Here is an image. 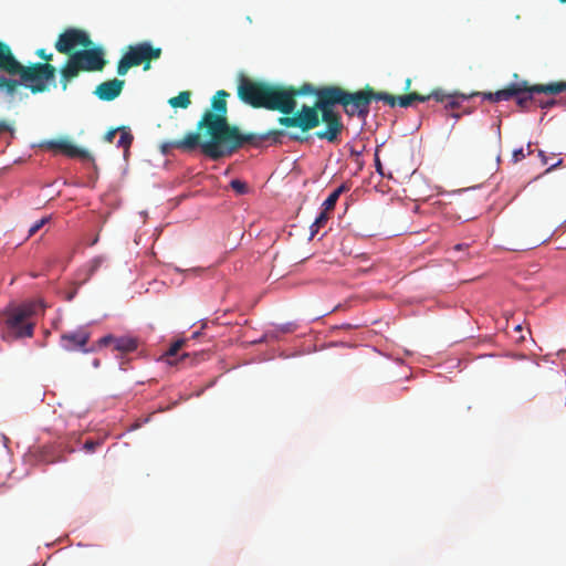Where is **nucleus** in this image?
Listing matches in <instances>:
<instances>
[{"instance_id": "obj_27", "label": "nucleus", "mask_w": 566, "mask_h": 566, "mask_svg": "<svg viewBox=\"0 0 566 566\" xmlns=\"http://www.w3.org/2000/svg\"><path fill=\"white\" fill-rule=\"evenodd\" d=\"M105 262V258L102 256V255H98V256H95L94 259H92L90 261V263L87 264V271H88V275H93L101 266L102 264Z\"/></svg>"}, {"instance_id": "obj_35", "label": "nucleus", "mask_w": 566, "mask_h": 566, "mask_svg": "<svg viewBox=\"0 0 566 566\" xmlns=\"http://www.w3.org/2000/svg\"><path fill=\"white\" fill-rule=\"evenodd\" d=\"M117 132H118V128L108 130L104 136V140L107 143H113Z\"/></svg>"}, {"instance_id": "obj_41", "label": "nucleus", "mask_w": 566, "mask_h": 566, "mask_svg": "<svg viewBox=\"0 0 566 566\" xmlns=\"http://www.w3.org/2000/svg\"><path fill=\"white\" fill-rule=\"evenodd\" d=\"M188 358H189L188 354H182V355L180 356L179 360L185 361V360H186V359H188Z\"/></svg>"}, {"instance_id": "obj_25", "label": "nucleus", "mask_w": 566, "mask_h": 566, "mask_svg": "<svg viewBox=\"0 0 566 566\" xmlns=\"http://www.w3.org/2000/svg\"><path fill=\"white\" fill-rule=\"evenodd\" d=\"M329 219L328 212L322 210L321 213L316 217L315 221L311 226L312 235L318 232V230L324 227Z\"/></svg>"}, {"instance_id": "obj_21", "label": "nucleus", "mask_w": 566, "mask_h": 566, "mask_svg": "<svg viewBox=\"0 0 566 566\" xmlns=\"http://www.w3.org/2000/svg\"><path fill=\"white\" fill-rule=\"evenodd\" d=\"M22 85L21 78L14 80L0 75V90L12 95Z\"/></svg>"}, {"instance_id": "obj_40", "label": "nucleus", "mask_w": 566, "mask_h": 566, "mask_svg": "<svg viewBox=\"0 0 566 566\" xmlns=\"http://www.w3.org/2000/svg\"><path fill=\"white\" fill-rule=\"evenodd\" d=\"M538 156L542 158V163L544 165L547 164V157L545 156V153L543 150H538Z\"/></svg>"}, {"instance_id": "obj_29", "label": "nucleus", "mask_w": 566, "mask_h": 566, "mask_svg": "<svg viewBox=\"0 0 566 566\" xmlns=\"http://www.w3.org/2000/svg\"><path fill=\"white\" fill-rule=\"evenodd\" d=\"M337 200H338V198H337L336 193H333V192L329 193V196L323 202V210L327 211V212L333 211L336 206Z\"/></svg>"}, {"instance_id": "obj_16", "label": "nucleus", "mask_w": 566, "mask_h": 566, "mask_svg": "<svg viewBox=\"0 0 566 566\" xmlns=\"http://www.w3.org/2000/svg\"><path fill=\"white\" fill-rule=\"evenodd\" d=\"M19 61L12 53L11 48L0 41V71L13 76V72L19 67Z\"/></svg>"}, {"instance_id": "obj_3", "label": "nucleus", "mask_w": 566, "mask_h": 566, "mask_svg": "<svg viewBox=\"0 0 566 566\" xmlns=\"http://www.w3.org/2000/svg\"><path fill=\"white\" fill-rule=\"evenodd\" d=\"M106 65L104 52L101 48L82 49L67 59L61 67V86L63 91L67 90L69 83L78 76L81 72L102 71Z\"/></svg>"}, {"instance_id": "obj_39", "label": "nucleus", "mask_w": 566, "mask_h": 566, "mask_svg": "<svg viewBox=\"0 0 566 566\" xmlns=\"http://www.w3.org/2000/svg\"><path fill=\"white\" fill-rule=\"evenodd\" d=\"M562 163H563V160H562V159H559L556 164H554V165H552L551 167H548V168L546 169V172H551L553 169H555L556 167L560 166V165H562Z\"/></svg>"}, {"instance_id": "obj_11", "label": "nucleus", "mask_w": 566, "mask_h": 566, "mask_svg": "<svg viewBox=\"0 0 566 566\" xmlns=\"http://www.w3.org/2000/svg\"><path fill=\"white\" fill-rule=\"evenodd\" d=\"M91 337L90 332L85 327L76 331L64 333L61 335V346L69 352L82 350L84 353L91 349L85 348Z\"/></svg>"}, {"instance_id": "obj_13", "label": "nucleus", "mask_w": 566, "mask_h": 566, "mask_svg": "<svg viewBox=\"0 0 566 566\" xmlns=\"http://www.w3.org/2000/svg\"><path fill=\"white\" fill-rule=\"evenodd\" d=\"M48 149L60 151L71 158H90V153L70 142L67 138L52 139L44 143Z\"/></svg>"}, {"instance_id": "obj_49", "label": "nucleus", "mask_w": 566, "mask_h": 566, "mask_svg": "<svg viewBox=\"0 0 566 566\" xmlns=\"http://www.w3.org/2000/svg\"><path fill=\"white\" fill-rule=\"evenodd\" d=\"M559 1L563 2V3H566V0H559Z\"/></svg>"}, {"instance_id": "obj_34", "label": "nucleus", "mask_w": 566, "mask_h": 566, "mask_svg": "<svg viewBox=\"0 0 566 566\" xmlns=\"http://www.w3.org/2000/svg\"><path fill=\"white\" fill-rule=\"evenodd\" d=\"M375 167H376V170L379 175L384 176V170H382V165H381V161H380V158H379V155H378V149L376 150L375 153Z\"/></svg>"}, {"instance_id": "obj_42", "label": "nucleus", "mask_w": 566, "mask_h": 566, "mask_svg": "<svg viewBox=\"0 0 566 566\" xmlns=\"http://www.w3.org/2000/svg\"><path fill=\"white\" fill-rule=\"evenodd\" d=\"M410 85H411V80L407 78L406 80V90H409Z\"/></svg>"}, {"instance_id": "obj_20", "label": "nucleus", "mask_w": 566, "mask_h": 566, "mask_svg": "<svg viewBox=\"0 0 566 566\" xmlns=\"http://www.w3.org/2000/svg\"><path fill=\"white\" fill-rule=\"evenodd\" d=\"M190 96V92L182 91L177 96L169 98L168 103L174 108H187L191 103Z\"/></svg>"}, {"instance_id": "obj_18", "label": "nucleus", "mask_w": 566, "mask_h": 566, "mask_svg": "<svg viewBox=\"0 0 566 566\" xmlns=\"http://www.w3.org/2000/svg\"><path fill=\"white\" fill-rule=\"evenodd\" d=\"M185 343L186 342L184 339H178L175 343H172L170 347L166 350V353L163 355V359L169 365H176L178 363V359L176 357L179 350L184 347Z\"/></svg>"}, {"instance_id": "obj_46", "label": "nucleus", "mask_w": 566, "mask_h": 566, "mask_svg": "<svg viewBox=\"0 0 566 566\" xmlns=\"http://www.w3.org/2000/svg\"><path fill=\"white\" fill-rule=\"evenodd\" d=\"M97 240H98V238H97V237H96V238H93V242H92V244H95V243L97 242Z\"/></svg>"}, {"instance_id": "obj_8", "label": "nucleus", "mask_w": 566, "mask_h": 566, "mask_svg": "<svg viewBox=\"0 0 566 566\" xmlns=\"http://www.w3.org/2000/svg\"><path fill=\"white\" fill-rule=\"evenodd\" d=\"M268 85L269 82L253 80L241 73L238 77V97L253 108H262Z\"/></svg>"}, {"instance_id": "obj_10", "label": "nucleus", "mask_w": 566, "mask_h": 566, "mask_svg": "<svg viewBox=\"0 0 566 566\" xmlns=\"http://www.w3.org/2000/svg\"><path fill=\"white\" fill-rule=\"evenodd\" d=\"M546 84H535L530 85L527 81H521L517 83H511L509 86H506L503 90H499L494 93H480V95L492 103H497L501 101H510L511 98L515 97L518 93H536V94H545L543 91H537L539 87H545Z\"/></svg>"}, {"instance_id": "obj_28", "label": "nucleus", "mask_w": 566, "mask_h": 566, "mask_svg": "<svg viewBox=\"0 0 566 566\" xmlns=\"http://www.w3.org/2000/svg\"><path fill=\"white\" fill-rule=\"evenodd\" d=\"M230 187L238 193L244 195L248 192V185L239 179H233L230 182Z\"/></svg>"}, {"instance_id": "obj_44", "label": "nucleus", "mask_w": 566, "mask_h": 566, "mask_svg": "<svg viewBox=\"0 0 566 566\" xmlns=\"http://www.w3.org/2000/svg\"><path fill=\"white\" fill-rule=\"evenodd\" d=\"M463 247H464L463 244H457V245L454 247V250H462V249H463Z\"/></svg>"}, {"instance_id": "obj_19", "label": "nucleus", "mask_w": 566, "mask_h": 566, "mask_svg": "<svg viewBox=\"0 0 566 566\" xmlns=\"http://www.w3.org/2000/svg\"><path fill=\"white\" fill-rule=\"evenodd\" d=\"M408 95H416V96H418V98H415L413 102H427L430 98H433L437 102H442L443 103L447 99H449L451 94H448V93H446L442 90H434V91H432L428 95H422V94H419L417 92L409 93Z\"/></svg>"}, {"instance_id": "obj_17", "label": "nucleus", "mask_w": 566, "mask_h": 566, "mask_svg": "<svg viewBox=\"0 0 566 566\" xmlns=\"http://www.w3.org/2000/svg\"><path fill=\"white\" fill-rule=\"evenodd\" d=\"M287 88L293 93V101H296V98L302 95H314L316 99H318L317 93L322 90V87L315 88L310 83H305L300 87L287 85Z\"/></svg>"}, {"instance_id": "obj_33", "label": "nucleus", "mask_w": 566, "mask_h": 566, "mask_svg": "<svg viewBox=\"0 0 566 566\" xmlns=\"http://www.w3.org/2000/svg\"><path fill=\"white\" fill-rule=\"evenodd\" d=\"M525 156H526V155L524 154V149H523L522 147H521V148H518V149H515V150L513 151V156H512V157H513V163H518V161H521L522 159H524V158H525Z\"/></svg>"}, {"instance_id": "obj_15", "label": "nucleus", "mask_w": 566, "mask_h": 566, "mask_svg": "<svg viewBox=\"0 0 566 566\" xmlns=\"http://www.w3.org/2000/svg\"><path fill=\"white\" fill-rule=\"evenodd\" d=\"M98 345H113L115 350L126 354L136 350L138 342L136 338L130 336L115 337L113 335H106L98 340Z\"/></svg>"}, {"instance_id": "obj_4", "label": "nucleus", "mask_w": 566, "mask_h": 566, "mask_svg": "<svg viewBox=\"0 0 566 566\" xmlns=\"http://www.w3.org/2000/svg\"><path fill=\"white\" fill-rule=\"evenodd\" d=\"M39 306L36 302H25L8 307L2 316L9 335L14 338L32 337L35 326L33 318Z\"/></svg>"}, {"instance_id": "obj_32", "label": "nucleus", "mask_w": 566, "mask_h": 566, "mask_svg": "<svg viewBox=\"0 0 566 566\" xmlns=\"http://www.w3.org/2000/svg\"><path fill=\"white\" fill-rule=\"evenodd\" d=\"M101 444L99 441H95V440H86L83 448L85 451L87 452H93L95 451V449Z\"/></svg>"}, {"instance_id": "obj_48", "label": "nucleus", "mask_w": 566, "mask_h": 566, "mask_svg": "<svg viewBox=\"0 0 566 566\" xmlns=\"http://www.w3.org/2000/svg\"><path fill=\"white\" fill-rule=\"evenodd\" d=\"M453 117L459 118L460 115L459 114H453Z\"/></svg>"}, {"instance_id": "obj_12", "label": "nucleus", "mask_w": 566, "mask_h": 566, "mask_svg": "<svg viewBox=\"0 0 566 566\" xmlns=\"http://www.w3.org/2000/svg\"><path fill=\"white\" fill-rule=\"evenodd\" d=\"M202 143L200 133L190 132L181 139L163 143L160 148L163 154H168L171 149H180L186 153H191L198 147L201 148Z\"/></svg>"}, {"instance_id": "obj_31", "label": "nucleus", "mask_w": 566, "mask_h": 566, "mask_svg": "<svg viewBox=\"0 0 566 566\" xmlns=\"http://www.w3.org/2000/svg\"><path fill=\"white\" fill-rule=\"evenodd\" d=\"M35 54L45 61V63H50L53 59V54L52 53H46L45 49H38Z\"/></svg>"}, {"instance_id": "obj_2", "label": "nucleus", "mask_w": 566, "mask_h": 566, "mask_svg": "<svg viewBox=\"0 0 566 566\" xmlns=\"http://www.w3.org/2000/svg\"><path fill=\"white\" fill-rule=\"evenodd\" d=\"M228 96V92L218 91L212 98L211 109L206 111L197 124V132L205 129L206 135L209 136V139L201 145L203 155L217 160L232 155L245 144L260 147L268 139L280 143V137L284 134L283 130L271 129L264 134H243L238 126L230 125L227 118Z\"/></svg>"}, {"instance_id": "obj_1", "label": "nucleus", "mask_w": 566, "mask_h": 566, "mask_svg": "<svg viewBox=\"0 0 566 566\" xmlns=\"http://www.w3.org/2000/svg\"><path fill=\"white\" fill-rule=\"evenodd\" d=\"M317 95L318 99L313 106L303 105L294 116L279 117L277 122L281 126L300 128L301 133L289 134L291 140L307 142L308 136L305 134L324 123L325 128L317 130L315 136L331 144H337L344 130V124L340 114L333 109L335 105H342L348 116L356 115L365 119L370 112L369 106L373 101H381L390 107L398 105L406 108L413 104L415 98H418L416 95L395 96L387 92H376L370 85L356 92L346 91L337 85H325Z\"/></svg>"}, {"instance_id": "obj_37", "label": "nucleus", "mask_w": 566, "mask_h": 566, "mask_svg": "<svg viewBox=\"0 0 566 566\" xmlns=\"http://www.w3.org/2000/svg\"><path fill=\"white\" fill-rule=\"evenodd\" d=\"M10 125L6 120H0V133L10 130Z\"/></svg>"}, {"instance_id": "obj_6", "label": "nucleus", "mask_w": 566, "mask_h": 566, "mask_svg": "<svg viewBox=\"0 0 566 566\" xmlns=\"http://www.w3.org/2000/svg\"><path fill=\"white\" fill-rule=\"evenodd\" d=\"M13 72V76L19 75L22 85L29 88L33 94L43 93L49 88V83L54 80L56 69L51 63H31L22 65Z\"/></svg>"}, {"instance_id": "obj_38", "label": "nucleus", "mask_w": 566, "mask_h": 566, "mask_svg": "<svg viewBox=\"0 0 566 566\" xmlns=\"http://www.w3.org/2000/svg\"><path fill=\"white\" fill-rule=\"evenodd\" d=\"M345 190H346V186H345V185H342V186H339L338 188H336V189L333 191V193H336V195H337V198H339L340 193H342L343 191H345Z\"/></svg>"}, {"instance_id": "obj_23", "label": "nucleus", "mask_w": 566, "mask_h": 566, "mask_svg": "<svg viewBox=\"0 0 566 566\" xmlns=\"http://www.w3.org/2000/svg\"><path fill=\"white\" fill-rule=\"evenodd\" d=\"M118 132L120 133V136L117 142V146L128 150L134 139L132 133L125 126L118 127Z\"/></svg>"}, {"instance_id": "obj_45", "label": "nucleus", "mask_w": 566, "mask_h": 566, "mask_svg": "<svg viewBox=\"0 0 566 566\" xmlns=\"http://www.w3.org/2000/svg\"><path fill=\"white\" fill-rule=\"evenodd\" d=\"M93 365H94L95 367H98V366H99V360H98V359H95V360H94V363H93Z\"/></svg>"}, {"instance_id": "obj_7", "label": "nucleus", "mask_w": 566, "mask_h": 566, "mask_svg": "<svg viewBox=\"0 0 566 566\" xmlns=\"http://www.w3.org/2000/svg\"><path fill=\"white\" fill-rule=\"evenodd\" d=\"M296 106L297 103L293 101V93L287 85L269 82L262 108L277 111L284 115L283 117H292L298 112L295 111Z\"/></svg>"}, {"instance_id": "obj_22", "label": "nucleus", "mask_w": 566, "mask_h": 566, "mask_svg": "<svg viewBox=\"0 0 566 566\" xmlns=\"http://www.w3.org/2000/svg\"><path fill=\"white\" fill-rule=\"evenodd\" d=\"M480 95L479 92H474V93H471V94H460V93H452L449 97V99H447V104H446V108H451V109H454V108H458L460 103H459V99H469L470 97H473V96H478Z\"/></svg>"}, {"instance_id": "obj_47", "label": "nucleus", "mask_w": 566, "mask_h": 566, "mask_svg": "<svg viewBox=\"0 0 566 566\" xmlns=\"http://www.w3.org/2000/svg\"><path fill=\"white\" fill-rule=\"evenodd\" d=\"M515 329H516V331H521V329H522L521 325H517V326L515 327Z\"/></svg>"}, {"instance_id": "obj_14", "label": "nucleus", "mask_w": 566, "mask_h": 566, "mask_svg": "<svg viewBox=\"0 0 566 566\" xmlns=\"http://www.w3.org/2000/svg\"><path fill=\"white\" fill-rule=\"evenodd\" d=\"M125 81L119 78H113L98 84L94 91V94L101 101H113L118 97L124 88Z\"/></svg>"}, {"instance_id": "obj_36", "label": "nucleus", "mask_w": 566, "mask_h": 566, "mask_svg": "<svg viewBox=\"0 0 566 566\" xmlns=\"http://www.w3.org/2000/svg\"><path fill=\"white\" fill-rule=\"evenodd\" d=\"M555 101L554 99H551V101H547V102H542L539 101V106L542 108H548V107H552L553 105H555Z\"/></svg>"}, {"instance_id": "obj_43", "label": "nucleus", "mask_w": 566, "mask_h": 566, "mask_svg": "<svg viewBox=\"0 0 566 566\" xmlns=\"http://www.w3.org/2000/svg\"><path fill=\"white\" fill-rule=\"evenodd\" d=\"M532 153H533V150H532V145H531V144H528V145H527V154H528V155H531Z\"/></svg>"}, {"instance_id": "obj_24", "label": "nucleus", "mask_w": 566, "mask_h": 566, "mask_svg": "<svg viewBox=\"0 0 566 566\" xmlns=\"http://www.w3.org/2000/svg\"><path fill=\"white\" fill-rule=\"evenodd\" d=\"M537 91H543L545 94H559L562 92H566V82H556L546 84L545 87H539Z\"/></svg>"}, {"instance_id": "obj_5", "label": "nucleus", "mask_w": 566, "mask_h": 566, "mask_svg": "<svg viewBox=\"0 0 566 566\" xmlns=\"http://www.w3.org/2000/svg\"><path fill=\"white\" fill-rule=\"evenodd\" d=\"M161 53L160 48L153 46L148 41L128 45L117 63V74L124 76L132 67L139 65H143L144 71H148L151 61L160 59Z\"/></svg>"}, {"instance_id": "obj_30", "label": "nucleus", "mask_w": 566, "mask_h": 566, "mask_svg": "<svg viewBox=\"0 0 566 566\" xmlns=\"http://www.w3.org/2000/svg\"><path fill=\"white\" fill-rule=\"evenodd\" d=\"M48 218H42L41 220L32 224L29 229V237L34 235L48 222Z\"/></svg>"}, {"instance_id": "obj_9", "label": "nucleus", "mask_w": 566, "mask_h": 566, "mask_svg": "<svg viewBox=\"0 0 566 566\" xmlns=\"http://www.w3.org/2000/svg\"><path fill=\"white\" fill-rule=\"evenodd\" d=\"M92 45L93 42L85 31L73 28L62 32L54 44L59 53L66 54L69 57L71 54H74V52L87 49Z\"/></svg>"}, {"instance_id": "obj_26", "label": "nucleus", "mask_w": 566, "mask_h": 566, "mask_svg": "<svg viewBox=\"0 0 566 566\" xmlns=\"http://www.w3.org/2000/svg\"><path fill=\"white\" fill-rule=\"evenodd\" d=\"M534 93H518L515 95L516 104L521 108H527L530 103L534 99L533 98Z\"/></svg>"}]
</instances>
